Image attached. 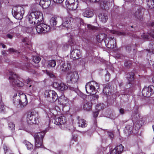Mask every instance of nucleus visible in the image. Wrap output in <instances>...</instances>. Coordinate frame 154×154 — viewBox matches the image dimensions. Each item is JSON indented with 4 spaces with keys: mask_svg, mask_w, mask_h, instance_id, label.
Instances as JSON below:
<instances>
[{
    "mask_svg": "<svg viewBox=\"0 0 154 154\" xmlns=\"http://www.w3.org/2000/svg\"><path fill=\"white\" fill-rule=\"evenodd\" d=\"M29 22L31 24H35L37 22L35 29L38 34H45L51 29L49 25L43 23H39L43 20V14L39 11L31 13L29 16Z\"/></svg>",
    "mask_w": 154,
    "mask_h": 154,
    "instance_id": "nucleus-1",
    "label": "nucleus"
},
{
    "mask_svg": "<svg viewBox=\"0 0 154 154\" xmlns=\"http://www.w3.org/2000/svg\"><path fill=\"white\" fill-rule=\"evenodd\" d=\"M99 88V85L96 82L91 81L87 83L85 85L86 92L90 95L94 94L97 91Z\"/></svg>",
    "mask_w": 154,
    "mask_h": 154,
    "instance_id": "nucleus-2",
    "label": "nucleus"
},
{
    "mask_svg": "<svg viewBox=\"0 0 154 154\" xmlns=\"http://www.w3.org/2000/svg\"><path fill=\"white\" fill-rule=\"evenodd\" d=\"M10 75L9 79L10 84L13 86L21 87L23 86V83L19 80V77L16 74L11 72H10Z\"/></svg>",
    "mask_w": 154,
    "mask_h": 154,
    "instance_id": "nucleus-3",
    "label": "nucleus"
},
{
    "mask_svg": "<svg viewBox=\"0 0 154 154\" xmlns=\"http://www.w3.org/2000/svg\"><path fill=\"white\" fill-rule=\"evenodd\" d=\"M45 131L35 133L34 138L35 141V146L38 148L42 146L43 144V139L45 135Z\"/></svg>",
    "mask_w": 154,
    "mask_h": 154,
    "instance_id": "nucleus-4",
    "label": "nucleus"
},
{
    "mask_svg": "<svg viewBox=\"0 0 154 154\" xmlns=\"http://www.w3.org/2000/svg\"><path fill=\"white\" fill-rule=\"evenodd\" d=\"M45 97L47 98L48 101L53 103L55 102L58 98V96L57 93L54 90H47L45 92Z\"/></svg>",
    "mask_w": 154,
    "mask_h": 154,
    "instance_id": "nucleus-5",
    "label": "nucleus"
},
{
    "mask_svg": "<svg viewBox=\"0 0 154 154\" xmlns=\"http://www.w3.org/2000/svg\"><path fill=\"white\" fill-rule=\"evenodd\" d=\"M39 117L34 112H29L26 117V121L28 124H36L39 122Z\"/></svg>",
    "mask_w": 154,
    "mask_h": 154,
    "instance_id": "nucleus-6",
    "label": "nucleus"
},
{
    "mask_svg": "<svg viewBox=\"0 0 154 154\" xmlns=\"http://www.w3.org/2000/svg\"><path fill=\"white\" fill-rule=\"evenodd\" d=\"M71 57L74 59H78L81 57L82 55L80 50L76 45L71 46Z\"/></svg>",
    "mask_w": 154,
    "mask_h": 154,
    "instance_id": "nucleus-7",
    "label": "nucleus"
},
{
    "mask_svg": "<svg viewBox=\"0 0 154 154\" xmlns=\"http://www.w3.org/2000/svg\"><path fill=\"white\" fill-rule=\"evenodd\" d=\"M65 3L66 8L71 10H76L79 5L78 0H66Z\"/></svg>",
    "mask_w": 154,
    "mask_h": 154,
    "instance_id": "nucleus-8",
    "label": "nucleus"
},
{
    "mask_svg": "<svg viewBox=\"0 0 154 154\" xmlns=\"http://www.w3.org/2000/svg\"><path fill=\"white\" fill-rule=\"evenodd\" d=\"M79 76L76 72H71L68 74L67 76V81L69 83H75L78 80Z\"/></svg>",
    "mask_w": 154,
    "mask_h": 154,
    "instance_id": "nucleus-9",
    "label": "nucleus"
},
{
    "mask_svg": "<svg viewBox=\"0 0 154 154\" xmlns=\"http://www.w3.org/2000/svg\"><path fill=\"white\" fill-rule=\"evenodd\" d=\"M154 86L153 85L145 87L142 90V94L145 97H150L154 93Z\"/></svg>",
    "mask_w": 154,
    "mask_h": 154,
    "instance_id": "nucleus-10",
    "label": "nucleus"
},
{
    "mask_svg": "<svg viewBox=\"0 0 154 154\" xmlns=\"http://www.w3.org/2000/svg\"><path fill=\"white\" fill-rule=\"evenodd\" d=\"M106 47L109 48H113L116 46V41L114 37H108L104 40Z\"/></svg>",
    "mask_w": 154,
    "mask_h": 154,
    "instance_id": "nucleus-11",
    "label": "nucleus"
},
{
    "mask_svg": "<svg viewBox=\"0 0 154 154\" xmlns=\"http://www.w3.org/2000/svg\"><path fill=\"white\" fill-rule=\"evenodd\" d=\"M24 14L23 8L21 7H19L17 8L16 11H14V16L15 18L20 20L23 18Z\"/></svg>",
    "mask_w": 154,
    "mask_h": 154,
    "instance_id": "nucleus-12",
    "label": "nucleus"
},
{
    "mask_svg": "<svg viewBox=\"0 0 154 154\" xmlns=\"http://www.w3.org/2000/svg\"><path fill=\"white\" fill-rule=\"evenodd\" d=\"M53 86L58 90L60 91H64L68 89V87L67 85L64 83H58L54 82L53 83Z\"/></svg>",
    "mask_w": 154,
    "mask_h": 154,
    "instance_id": "nucleus-13",
    "label": "nucleus"
},
{
    "mask_svg": "<svg viewBox=\"0 0 154 154\" xmlns=\"http://www.w3.org/2000/svg\"><path fill=\"white\" fill-rule=\"evenodd\" d=\"M126 76L129 84L131 85V86L134 87L135 84V82L134 81L135 79L134 73L131 72H128L127 73Z\"/></svg>",
    "mask_w": 154,
    "mask_h": 154,
    "instance_id": "nucleus-14",
    "label": "nucleus"
},
{
    "mask_svg": "<svg viewBox=\"0 0 154 154\" xmlns=\"http://www.w3.org/2000/svg\"><path fill=\"white\" fill-rule=\"evenodd\" d=\"M18 95H19L20 98L19 100V103L20 104V106L22 107L26 106L28 103L26 95L25 94L20 95V93H18Z\"/></svg>",
    "mask_w": 154,
    "mask_h": 154,
    "instance_id": "nucleus-15",
    "label": "nucleus"
},
{
    "mask_svg": "<svg viewBox=\"0 0 154 154\" xmlns=\"http://www.w3.org/2000/svg\"><path fill=\"white\" fill-rule=\"evenodd\" d=\"M66 122V119L64 116H59L54 119V123L57 125H62L65 124Z\"/></svg>",
    "mask_w": 154,
    "mask_h": 154,
    "instance_id": "nucleus-16",
    "label": "nucleus"
},
{
    "mask_svg": "<svg viewBox=\"0 0 154 154\" xmlns=\"http://www.w3.org/2000/svg\"><path fill=\"white\" fill-rule=\"evenodd\" d=\"M61 70L63 71H68L71 67L70 63L69 62H67L66 63L62 62L61 63Z\"/></svg>",
    "mask_w": 154,
    "mask_h": 154,
    "instance_id": "nucleus-17",
    "label": "nucleus"
},
{
    "mask_svg": "<svg viewBox=\"0 0 154 154\" xmlns=\"http://www.w3.org/2000/svg\"><path fill=\"white\" fill-rule=\"evenodd\" d=\"M76 118L78 120L77 124L79 127L84 128L87 126V123L85 120L83 119H80L79 116H77Z\"/></svg>",
    "mask_w": 154,
    "mask_h": 154,
    "instance_id": "nucleus-18",
    "label": "nucleus"
},
{
    "mask_svg": "<svg viewBox=\"0 0 154 154\" xmlns=\"http://www.w3.org/2000/svg\"><path fill=\"white\" fill-rule=\"evenodd\" d=\"M62 25L67 28L69 27V24L71 23L70 18L69 17H65L62 18Z\"/></svg>",
    "mask_w": 154,
    "mask_h": 154,
    "instance_id": "nucleus-19",
    "label": "nucleus"
},
{
    "mask_svg": "<svg viewBox=\"0 0 154 154\" xmlns=\"http://www.w3.org/2000/svg\"><path fill=\"white\" fill-rule=\"evenodd\" d=\"M111 86L109 84H107L104 87L103 90V92L106 95L108 96L111 91Z\"/></svg>",
    "mask_w": 154,
    "mask_h": 154,
    "instance_id": "nucleus-20",
    "label": "nucleus"
},
{
    "mask_svg": "<svg viewBox=\"0 0 154 154\" xmlns=\"http://www.w3.org/2000/svg\"><path fill=\"white\" fill-rule=\"evenodd\" d=\"M60 103L63 105H66L69 101V99L64 95H61L58 98Z\"/></svg>",
    "mask_w": 154,
    "mask_h": 154,
    "instance_id": "nucleus-21",
    "label": "nucleus"
},
{
    "mask_svg": "<svg viewBox=\"0 0 154 154\" xmlns=\"http://www.w3.org/2000/svg\"><path fill=\"white\" fill-rule=\"evenodd\" d=\"M109 3L106 0H105L103 2L100 3V6L103 9L106 10H108L109 9Z\"/></svg>",
    "mask_w": 154,
    "mask_h": 154,
    "instance_id": "nucleus-22",
    "label": "nucleus"
},
{
    "mask_svg": "<svg viewBox=\"0 0 154 154\" xmlns=\"http://www.w3.org/2000/svg\"><path fill=\"white\" fill-rule=\"evenodd\" d=\"M98 16L100 20L103 23H106L108 19V16L105 13H100Z\"/></svg>",
    "mask_w": 154,
    "mask_h": 154,
    "instance_id": "nucleus-23",
    "label": "nucleus"
},
{
    "mask_svg": "<svg viewBox=\"0 0 154 154\" xmlns=\"http://www.w3.org/2000/svg\"><path fill=\"white\" fill-rule=\"evenodd\" d=\"M133 129V128L132 126L130 125H127L125 127L124 131L126 134L129 135L131 133Z\"/></svg>",
    "mask_w": 154,
    "mask_h": 154,
    "instance_id": "nucleus-24",
    "label": "nucleus"
},
{
    "mask_svg": "<svg viewBox=\"0 0 154 154\" xmlns=\"http://www.w3.org/2000/svg\"><path fill=\"white\" fill-rule=\"evenodd\" d=\"M92 102H87L83 106V109L85 110L89 111L91 110L92 107Z\"/></svg>",
    "mask_w": 154,
    "mask_h": 154,
    "instance_id": "nucleus-25",
    "label": "nucleus"
},
{
    "mask_svg": "<svg viewBox=\"0 0 154 154\" xmlns=\"http://www.w3.org/2000/svg\"><path fill=\"white\" fill-rule=\"evenodd\" d=\"M83 15L85 17L90 18L91 17L94 15L93 11L90 10H86L83 13Z\"/></svg>",
    "mask_w": 154,
    "mask_h": 154,
    "instance_id": "nucleus-26",
    "label": "nucleus"
},
{
    "mask_svg": "<svg viewBox=\"0 0 154 154\" xmlns=\"http://www.w3.org/2000/svg\"><path fill=\"white\" fill-rule=\"evenodd\" d=\"M23 143L25 145L27 149L31 150L33 149V146L29 142L25 140L24 141Z\"/></svg>",
    "mask_w": 154,
    "mask_h": 154,
    "instance_id": "nucleus-27",
    "label": "nucleus"
},
{
    "mask_svg": "<svg viewBox=\"0 0 154 154\" xmlns=\"http://www.w3.org/2000/svg\"><path fill=\"white\" fill-rule=\"evenodd\" d=\"M3 149L5 154H14L10 148L6 145H4Z\"/></svg>",
    "mask_w": 154,
    "mask_h": 154,
    "instance_id": "nucleus-28",
    "label": "nucleus"
},
{
    "mask_svg": "<svg viewBox=\"0 0 154 154\" xmlns=\"http://www.w3.org/2000/svg\"><path fill=\"white\" fill-rule=\"evenodd\" d=\"M106 37V35L104 33H100L98 34L97 37V39L98 42H101Z\"/></svg>",
    "mask_w": 154,
    "mask_h": 154,
    "instance_id": "nucleus-29",
    "label": "nucleus"
},
{
    "mask_svg": "<svg viewBox=\"0 0 154 154\" xmlns=\"http://www.w3.org/2000/svg\"><path fill=\"white\" fill-rule=\"evenodd\" d=\"M141 37L143 39L149 40L150 39V37H151L152 38H154V34H152L149 35L148 34H145L143 33L141 35Z\"/></svg>",
    "mask_w": 154,
    "mask_h": 154,
    "instance_id": "nucleus-30",
    "label": "nucleus"
},
{
    "mask_svg": "<svg viewBox=\"0 0 154 154\" xmlns=\"http://www.w3.org/2000/svg\"><path fill=\"white\" fill-rule=\"evenodd\" d=\"M56 65V61L54 60H49L47 62V66L48 67H54Z\"/></svg>",
    "mask_w": 154,
    "mask_h": 154,
    "instance_id": "nucleus-31",
    "label": "nucleus"
},
{
    "mask_svg": "<svg viewBox=\"0 0 154 154\" xmlns=\"http://www.w3.org/2000/svg\"><path fill=\"white\" fill-rule=\"evenodd\" d=\"M50 22L51 26H55L57 22V17H52L50 20Z\"/></svg>",
    "mask_w": 154,
    "mask_h": 154,
    "instance_id": "nucleus-32",
    "label": "nucleus"
},
{
    "mask_svg": "<svg viewBox=\"0 0 154 154\" xmlns=\"http://www.w3.org/2000/svg\"><path fill=\"white\" fill-rule=\"evenodd\" d=\"M135 17L141 20L142 18V16L141 15V11L138 10L135 12L134 14Z\"/></svg>",
    "mask_w": 154,
    "mask_h": 154,
    "instance_id": "nucleus-33",
    "label": "nucleus"
},
{
    "mask_svg": "<svg viewBox=\"0 0 154 154\" xmlns=\"http://www.w3.org/2000/svg\"><path fill=\"white\" fill-rule=\"evenodd\" d=\"M124 65L125 68L129 69L132 65L131 61L130 60H126L124 62Z\"/></svg>",
    "mask_w": 154,
    "mask_h": 154,
    "instance_id": "nucleus-34",
    "label": "nucleus"
},
{
    "mask_svg": "<svg viewBox=\"0 0 154 154\" xmlns=\"http://www.w3.org/2000/svg\"><path fill=\"white\" fill-rule=\"evenodd\" d=\"M147 5L149 8L150 9L153 8H154V0H148Z\"/></svg>",
    "mask_w": 154,
    "mask_h": 154,
    "instance_id": "nucleus-35",
    "label": "nucleus"
},
{
    "mask_svg": "<svg viewBox=\"0 0 154 154\" xmlns=\"http://www.w3.org/2000/svg\"><path fill=\"white\" fill-rule=\"evenodd\" d=\"M117 151L119 153V154H121L123 150L124 146L122 144L117 146L116 147Z\"/></svg>",
    "mask_w": 154,
    "mask_h": 154,
    "instance_id": "nucleus-36",
    "label": "nucleus"
},
{
    "mask_svg": "<svg viewBox=\"0 0 154 154\" xmlns=\"http://www.w3.org/2000/svg\"><path fill=\"white\" fill-rule=\"evenodd\" d=\"M139 118V116L138 114L136 112L134 113L132 116V119L134 122H137L138 119Z\"/></svg>",
    "mask_w": 154,
    "mask_h": 154,
    "instance_id": "nucleus-37",
    "label": "nucleus"
},
{
    "mask_svg": "<svg viewBox=\"0 0 154 154\" xmlns=\"http://www.w3.org/2000/svg\"><path fill=\"white\" fill-rule=\"evenodd\" d=\"M32 61L35 63H38L41 60V58L38 56H34L32 57Z\"/></svg>",
    "mask_w": 154,
    "mask_h": 154,
    "instance_id": "nucleus-38",
    "label": "nucleus"
},
{
    "mask_svg": "<svg viewBox=\"0 0 154 154\" xmlns=\"http://www.w3.org/2000/svg\"><path fill=\"white\" fill-rule=\"evenodd\" d=\"M46 73L51 78H53L54 79H56V76L52 72L46 71Z\"/></svg>",
    "mask_w": 154,
    "mask_h": 154,
    "instance_id": "nucleus-39",
    "label": "nucleus"
},
{
    "mask_svg": "<svg viewBox=\"0 0 154 154\" xmlns=\"http://www.w3.org/2000/svg\"><path fill=\"white\" fill-rule=\"evenodd\" d=\"M49 1L48 0H41L39 2V5L42 6H45L46 8V3H49Z\"/></svg>",
    "mask_w": 154,
    "mask_h": 154,
    "instance_id": "nucleus-40",
    "label": "nucleus"
},
{
    "mask_svg": "<svg viewBox=\"0 0 154 154\" xmlns=\"http://www.w3.org/2000/svg\"><path fill=\"white\" fill-rule=\"evenodd\" d=\"M92 95L90 97V99H91V101H93V100H97V101L99 97V96L98 95L94 94H92Z\"/></svg>",
    "mask_w": 154,
    "mask_h": 154,
    "instance_id": "nucleus-41",
    "label": "nucleus"
},
{
    "mask_svg": "<svg viewBox=\"0 0 154 154\" xmlns=\"http://www.w3.org/2000/svg\"><path fill=\"white\" fill-rule=\"evenodd\" d=\"M87 27L90 30H96L98 29L97 27L91 25L90 24H87Z\"/></svg>",
    "mask_w": 154,
    "mask_h": 154,
    "instance_id": "nucleus-42",
    "label": "nucleus"
},
{
    "mask_svg": "<svg viewBox=\"0 0 154 154\" xmlns=\"http://www.w3.org/2000/svg\"><path fill=\"white\" fill-rule=\"evenodd\" d=\"M145 122V121L143 119H140L137 122V124H136L138 126L139 128H140L143 125Z\"/></svg>",
    "mask_w": 154,
    "mask_h": 154,
    "instance_id": "nucleus-43",
    "label": "nucleus"
},
{
    "mask_svg": "<svg viewBox=\"0 0 154 154\" xmlns=\"http://www.w3.org/2000/svg\"><path fill=\"white\" fill-rule=\"evenodd\" d=\"M5 110V106L3 103H0V112H4Z\"/></svg>",
    "mask_w": 154,
    "mask_h": 154,
    "instance_id": "nucleus-44",
    "label": "nucleus"
},
{
    "mask_svg": "<svg viewBox=\"0 0 154 154\" xmlns=\"http://www.w3.org/2000/svg\"><path fill=\"white\" fill-rule=\"evenodd\" d=\"M9 128L11 130H14L15 127L14 124L12 122H9L8 124Z\"/></svg>",
    "mask_w": 154,
    "mask_h": 154,
    "instance_id": "nucleus-45",
    "label": "nucleus"
},
{
    "mask_svg": "<svg viewBox=\"0 0 154 154\" xmlns=\"http://www.w3.org/2000/svg\"><path fill=\"white\" fill-rule=\"evenodd\" d=\"M8 51L9 52H15L18 54H19L20 53L18 51L15 50V49H14V48H9L8 49Z\"/></svg>",
    "mask_w": 154,
    "mask_h": 154,
    "instance_id": "nucleus-46",
    "label": "nucleus"
},
{
    "mask_svg": "<svg viewBox=\"0 0 154 154\" xmlns=\"http://www.w3.org/2000/svg\"><path fill=\"white\" fill-rule=\"evenodd\" d=\"M110 154H119V153H118L116 149V148L115 147L114 149H113L110 152Z\"/></svg>",
    "mask_w": 154,
    "mask_h": 154,
    "instance_id": "nucleus-47",
    "label": "nucleus"
},
{
    "mask_svg": "<svg viewBox=\"0 0 154 154\" xmlns=\"http://www.w3.org/2000/svg\"><path fill=\"white\" fill-rule=\"evenodd\" d=\"M98 114L99 112L98 111L94 112L93 113V117L95 118H97L98 116Z\"/></svg>",
    "mask_w": 154,
    "mask_h": 154,
    "instance_id": "nucleus-48",
    "label": "nucleus"
},
{
    "mask_svg": "<svg viewBox=\"0 0 154 154\" xmlns=\"http://www.w3.org/2000/svg\"><path fill=\"white\" fill-rule=\"evenodd\" d=\"M108 135L111 139H112L114 137V135L113 133L109 132L108 133Z\"/></svg>",
    "mask_w": 154,
    "mask_h": 154,
    "instance_id": "nucleus-49",
    "label": "nucleus"
},
{
    "mask_svg": "<svg viewBox=\"0 0 154 154\" xmlns=\"http://www.w3.org/2000/svg\"><path fill=\"white\" fill-rule=\"evenodd\" d=\"M64 0H53L54 2L57 4L62 3Z\"/></svg>",
    "mask_w": 154,
    "mask_h": 154,
    "instance_id": "nucleus-50",
    "label": "nucleus"
},
{
    "mask_svg": "<svg viewBox=\"0 0 154 154\" xmlns=\"http://www.w3.org/2000/svg\"><path fill=\"white\" fill-rule=\"evenodd\" d=\"M105 79L106 81L108 82L109 81V74L107 73L105 75Z\"/></svg>",
    "mask_w": 154,
    "mask_h": 154,
    "instance_id": "nucleus-51",
    "label": "nucleus"
},
{
    "mask_svg": "<svg viewBox=\"0 0 154 154\" xmlns=\"http://www.w3.org/2000/svg\"><path fill=\"white\" fill-rule=\"evenodd\" d=\"M119 113L121 114H123L124 113V110L123 108H121L119 110Z\"/></svg>",
    "mask_w": 154,
    "mask_h": 154,
    "instance_id": "nucleus-52",
    "label": "nucleus"
},
{
    "mask_svg": "<svg viewBox=\"0 0 154 154\" xmlns=\"http://www.w3.org/2000/svg\"><path fill=\"white\" fill-rule=\"evenodd\" d=\"M150 26L151 28H154V21L152 22L151 23ZM153 33H154V29L153 30Z\"/></svg>",
    "mask_w": 154,
    "mask_h": 154,
    "instance_id": "nucleus-53",
    "label": "nucleus"
},
{
    "mask_svg": "<svg viewBox=\"0 0 154 154\" xmlns=\"http://www.w3.org/2000/svg\"><path fill=\"white\" fill-rule=\"evenodd\" d=\"M7 37H8V38L11 39L13 38V36L12 35H11L10 34H7L6 35Z\"/></svg>",
    "mask_w": 154,
    "mask_h": 154,
    "instance_id": "nucleus-54",
    "label": "nucleus"
},
{
    "mask_svg": "<svg viewBox=\"0 0 154 154\" xmlns=\"http://www.w3.org/2000/svg\"><path fill=\"white\" fill-rule=\"evenodd\" d=\"M117 34L119 35H124L125 34V33L124 32H118Z\"/></svg>",
    "mask_w": 154,
    "mask_h": 154,
    "instance_id": "nucleus-55",
    "label": "nucleus"
},
{
    "mask_svg": "<svg viewBox=\"0 0 154 154\" xmlns=\"http://www.w3.org/2000/svg\"><path fill=\"white\" fill-rule=\"evenodd\" d=\"M90 2H98L99 0H90Z\"/></svg>",
    "mask_w": 154,
    "mask_h": 154,
    "instance_id": "nucleus-56",
    "label": "nucleus"
},
{
    "mask_svg": "<svg viewBox=\"0 0 154 154\" xmlns=\"http://www.w3.org/2000/svg\"><path fill=\"white\" fill-rule=\"evenodd\" d=\"M31 81H32L31 79L30 78H28V79H27L26 80V81H27V82H28V83H29V82H31Z\"/></svg>",
    "mask_w": 154,
    "mask_h": 154,
    "instance_id": "nucleus-57",
    "label": "nucleus"
},
{
    "mask_svg": "<svg viewBox=\"0 0 154 154\" xmlns=\"http://www.w3.org/2000/svg\"><path fill=\"white\" fill-rule=\"evenodd\" d=\"M49 3H46V7L47 8V7H48L50 5V1H49Z\"/></svg>",
    "mask_w": 154,
    "mask_h": 154,
    "instance_id": "nucleus-58",
    "label": "nucleus"
},
{
    "mask_svg": "<svg viewBox=\"0 0 154 154\" xmlns=\"http://www.w3.org/2000/svg\"><path fill=\"white\" fill-rule=\"evenodd\" d=\"M36 150V148H35L34 149L33 151V153H35V154H38V152H35V150Z\"/></svg>",
    "mask_w": 154,
    "mask_h": 154,
    "instance_id": "nucleus-59",
    "label": "nucleus"
},
{
    "mask_svg": "<svg viewBox=\"0 0 154 154\" xmlns=\"http://www.w3.org/2000/svg\"><path fill=\"white\" fill-rule=\"evenodd\" d=\"M110 32L111 33H113V34H115V33H116V31H112V30H111L110 31Z\"/></svg>",
    "mask_w": 154,
    "mask_h": 154,
    "instance_id": "nucleus-60",
    "label": "nucleus"
},
{
    "mask_svg": "<svg viewBox=\"0 0 154 154\" xmlns=\"http://www.w3.org/2000/svg\"><path fill=\"white\" fill-rule=\"evenodd\" d=\"M1 45H2V47L3 48H5L6 47V46L5 45L3 44H1Z\"/></svg>",
    "mask_w": 154,
    "mask_h": 154,
    "instance_id": "nucleus-61",
    "label": "nucleus"
},
{
    "mask_svg": "<svg viewBox=\"0 0 154 154\" xmlns=\"http://www.w3.org/2000/svg\"><path fill=\"white\" fill-rule=\"evenodd\" d=\"M17 93H15L14 94V95L13 96V97L14 98L16 97L17 96Z\"/></svg>",
    "mask_w": 154,
    "mask_h": 154,
    "instance_id": "nucleus-62",
    "label": "nucleus"
},
{
    "mask_svg": "<svg viewBox=\"0 0 154 154\" xmlns=\"http://www.w3.org/2000/svg\"><path fill=\"white\" fill-rule=\"evenodd\" d=\"M25 46H26V45H28L29 46H30V45H29V43H26L25 44Z\"/></svg>",
    "mask_w": 154,
    "mask_h": 154,
    "instance_id": "nucleus-63",
    "label": "nucleus"
},
{
    "mask_svg": "<svg viewBox=\"0 0 154 154\" xmlns=\"http://www.w3.org/2000/svg\"><path fill=\"white\" fill-rule=\"evenodd\" d=\"M152 82H153L154 83V76L152 78Z\"/></svg>",
    "mask_w": 154,
    "mask_h": 154,
    "instance_id": "nucleus-64",
    "label": "nucleus"
}]
</instances>
